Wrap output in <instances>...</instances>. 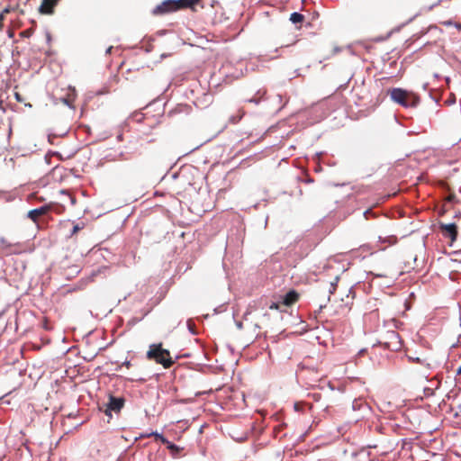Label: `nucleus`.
Returning <instances> with one entry per match:
<instances>
[{
    "mask_svg": "<svg viewBox=\"0 0 461 461\" xmlns=\"http://www.w3.org/2000/svg\"><path fill=\"white\" fill-rule=\"evenodd\" d=\"M391 99L402 107H416L420 104V96L413 92L395 87L388 91Z\"/></svg>",
    "mask_w": 461,
    "mask_h": 461,
    "instance_id": "f257e3e1",
    "label": "nucleus"
},
{
    "mask_svg": "<svg viewBox=\"0 0 461 461\" xmlns=\"http://www.w3.org/2000/svg\"><path fill=\"white\" fill-rule=\"evenodd\" d=\"M147 358L154 360L156 363L162 365L165 368H169L174 361L170 357L167 349L162 348V344H151L147 352Z\"/></svg>",
    "mask_w": 461,
    "mask_h": 461,
    "instance_id": "f03ea898",
    "label": "nucleus"
},
{
    "mask_svg": "<svg viewBox=\"0 0 461 461\" xmlns=\"http://www.w3.org/2000/svg\"><path fill=\"white\" fill-rule=\"evenodd\" d=\"M32 248L29 243L25 242H14L12 243L5 239L2 238V254L5 255H17L22 253L32 252Z\"/></svg>",
    "mask_w": 461,
    "mask_h": 461,
    "instance_id": "7ed1b4c3",
    "label": "nucleus"
},
{
    "mask_svg": "<svg viewBox=\"0 0 461 461\" xmlns=\"http://www.w3.org/2000/svg\"><path fill=\"white\" fill-rule=\"evenodd\" d=\"M177 3L178 2H176V0H166L157 5L153 9L152 14L154 15H162L180 10L179 5Z\"/></svg>",
    "mask_w": 461,
    "mask_h": 461,
    "instance_id": "20e7f679",
    "label": "nucleus"
},
{
    "mask_svg": "<svg viewBox=\"0 0 461 461\" xmlns=\"http://www.w3.org/2000/svg\"><path fill=\"white\" fill-rule=\"evenodd\" d=\"M125 400L123 397L109 396L108 402L105 404L104 413L107 416H112V411L120 412L123 408Z\"/></svg>",
    "mask_w": 461,
    "mask_h": 461,
    "instance_id": "39448f33",
    "label": "nucleus"
},
{
    "mask_svg": "<svg viewBox=\"0 0 461 461\" xmlns=\"http://www.w3.org/2000/svg\"><path fill=\"white\" fill-rule=\"evenodd\" d=\"M438 228L444 238L449 239L452 242L456 240L457 227L455 223H439Z\"/></svg>",
    "mask_w": 461,
    "mask_h": 461,
    "instance_id": "423d86ee",
    "label": "nucleus"
},
{
    "mask_svg": "<svg viewBox=\"0 0 461 461\" xmlns=\"http://www.w3.org/2000/svg\"><path fill=\"white\" fill-rule=\"evenodd\" d=\"M52 209V204H45L39 208L31 210L27 213V217L32 220L34 223H38L39 218L42 215L47 214Z\"/></svg>",
    "mask_w": 461,
    "mask_h": 461,
    "instance_id": "0eeeda50",
    "label": "nucleus"
},
{
    "mask_svg": "<svg viewBox=\"0 0 461 461\" xmlns=\"http://www.w3.org/2000/svg\"><path fill=\"white\" fill-rule=\"evenodd\" d=\"M60 0H41L38 11L41 14H53Z\"/></svg>",
    "mask_w": 461,
    "mask_h": 461,
    "instance_id": "6e6552de",
    "label": "nucleus"
},
{
    "mask_svg": "<svg viewBox=\"0 0 461 461\" xmlns=\"http://www.w3.org/2000/svg\"><path fill=\"white\" fill-rule=\"evenodd\" d=\"M387 338L389 341L384 342V345L394 351L399 350L402 348V343L400 340V336L395 331H388L387 332Z\"/></svg>",
    "mask_w": 461,
    "mask_h": 461,
    "instance_id": "1a4fd4ad",
    "label": "nucleus"
},
{
    "mask_svg": "<svg viewBox=\"0 0 461 461\" xmlns=\"http://www.w3.org/2000/svg\"><path fill=\"white\" fill-rule=\"evenodd\" d=\"M151 435L155 436L156 438H159L163 444L167 446V447L170 450L171 456L173 457H178L179 453L182 450V447L176 446V444L170 442L166 438H164L161 434H158L157 432H153Z\"/></svg>",
    "mask_w": 461,
    "mask_h": 461,
    "instance_id": "9d476101",
    "label": "nucleus"
},
{
    "mask_svg": "<svg viewBox=\"0 0 461 461\" xmlns=\"http://www.w3.org/2000/svg\"><path fill=\"white\" fill-rule=\"evenodd\" d=\"M339 280V276H334V278L330 281L329 283L327 284H323V290L327 291L328 292V296H327V299H326V302H329L330 301V294H333L337 289V286H338V282Z\"/></svg>",
    "mask_w": 461,
    "mask_h": 461,
    "instance_id": "9b49d317",
    "label": "nucleus"
},
{
    "mask_svg": "<svg viewBox=\"0 0 461 461\" xmlns=\"http://www.w3.org/2000/svg\"><path fill=\"white\" fill-rule=\"evenodd\" d=\"M298 298L299 294L295 291L292 290L285 294V296L282 299V303L286 306H290L296 303Z\"/></svg>",
    "mask_w": 461,
    "mask_h": 461,
    "instance_id": "f8f14e48",
    "label": "nucleus"
},
{
    "mask_svg": "<svg viewBox=\"0 0 461 461\" xmlns=\"http://www.w3.org/2000/svg\"><path fill=\"white\" fill-rule=\"evenodd\" d=\"M397 241H398V239L395 235H388L385 237H379V242L385 244V246L380 248L381 249H384L388 246L394 245L397 243Z\"/></svg>",
    "mask_w": 461,
    "mask_h": 461,
    "instance_id": "ddd939ff",
    "label": "nucleus"
},
{
    "mask_svg": "<svg viewBox=\"0 0 461 461\" xmlns=\"http://www.w3.org/2000/svg\"><path fill=\"white\" fill-rule=\"evenodd\" d=\"M288 36H291V37H289V39H287V40H282L280 41L279 48H281V49L287 48V47L294 45L298 41L297 35H295L294 33H288Z\"/></svg>",
    "mask_w": 461,
    "mask_h": 461,
    "instance_id": "4468645a",
    "label": "nucleus"
},
{
    "mask_svg": "<svg viewBox=\"0 0 461 461\" xmlns=\"http://www.w3.org/2000/svg\"><path fill=\"white\" fill-rule=\"evenodd\" d=\"M290 21L294 24L301 23L304 21V16L300 13L294 12L291 14Z\"/></svg>",
    "mask_w": 461,
    "mask_h": 461,
    "instance_id": "2eb2a0df",
    "label": "nucleus"
},
{
    "mask_svg": "<svg viewBox=\"0 0 461 461\" xmlns=\"http://www.w3.org/2000/svg\"><path fill=\"white\" fill-rule=\"evenodd\" d=\"M265 94H266V91L258 90L254 97L246 99V102L254 103V104H258L260 102V100L263 98Z\"/></svg>",
    "mask_w": 461,
    "mask_h": 461,
    "instance_id": "dca6fc26",
    "label": "nucleus"
},
{
    "mask_svg": "<svg viewBox=\"0 0 461 461\" xmlns=\"http://www.w3.org/2000/svg\"><path fill=\"white\" fill-rule=\"evenodd\" d=\"M178 2L180 9L191 7L194 5L197 4L199 0H176Z\"/></svg>",
    "mask_w": 461,
    "mask_h": 461,
    "instance_id": "f3484780",
    "label": "nucleus"
},
{
    "mask_svg": "<svg viewBox=\"0 0 461 461\" xmlns=\"http://www.w3.org/2000/svg\"><path fill=\"white\" fill-rule=\"evenodd\" d=\"M294 409L295 411H303V404L302 402H295L294 404Z\"/></svg>",
    "mask_w": 461,
    "mask_h": 461,
    "instance_id": "a211bd4d",
    "label": "nucleus"
},
{
    "mask_svg": "<svg viewBox=\"0 0 461 461\" xmlns=\"http://www.w3.org/2000/svg\"><path fill=\"white\" fill-rule=\"evenodd\" d=\"M133 119L137 122H141L144 119V116L142 113H136L133 115Z\"/></svg>",
    "mask_w": 461,
    "mask_h": 461,
    "instance_id": "6ab92c4d",
    "label": "nucleus"
},
{
    "mask_svg": "<svg viewBox=\"0 0 461 461\" xmlns=\"http://www.w3.org/2000/svg\"><path fill=\"white\" fill-rule=\"evenodd\" d=\"M375 214L373 213V212L371 210H366L365 212H364V217L368 220L370 217H374Z\"/></svg>",
    "mask_w": 461,
    "mask_h": 461,
    "instance_id": "aec40b11",
    "label": "nucleus"
},
{
    "mask_svg": "<svg viewBox=\"0 0 461 461\" xmlns=\"http://www.w3.org/2000/svg\"><path fill=\"white\" fill-rule=\"evenodd\" d=\"M83 227L82 226H79V224H76L74 225L73 227V230H72V232H71V235H74L76 234L78 230H80Z\"/></svg>",
    "mask_w": 461,
    "mask_h": 461,
    "instance_id": "412c9836",
    "label": "nucleus"
},
{
    "mask_svg": "<svg viewBox=\"0 0 461 461\" xmlns=\"http://www.w3.org/2000/svg\"><path fill=\"white\" fill-rule=\"evenodd\" d=\"M11 12V7L8 5V6H5L3 7L2 6V15L5 14V13H10Z\"/></svg>",
    "mask_w": 461,
    "mask_h": 461,
    "instance_id": "4be33fe9",
    "label": "nucleus"
},
{
    "mask_svg": "<svg viewBox=\"0 0 461 461\" xmlns=\"http://www.w3.org/2000/svg\"><path fill=\"white\" fill-rule=\"evenodd\" d=\"M270 309H278V303H272L271 305L269 306Z\"/></svg>",
    "mask_w": 461,
    "mask_h": 461,
    "instance_id": "5701e85b",
    "label": "nucleus"
},
{
    "mask_svg": "<svg viewBox=\"0 0 461 461\" xmlns=\"http://www.w3.org/2000/svg\"><path fill=\"white\" fill-rule=\"evenodd\" d=\"M312 397H313L314 401H319V400H320V398H321V394H319V393H313V394H312Z\"/></svg>",
    "mask_w": 461,
    "mask_h": 461,
    "instance_id": "b1692460",
    "label": "nucleus"
},
{
    "mask_svg": "<svg viewBox=\"0 0 461 461\" xmlns=\"http://www.w3.org/2000/svg\"><path fill=\"white\" fill-rule=\"evenodd\" d=\"M122 366H126L127 368H129V367L131 366V362H130V361H125V362H123Z\"/></svg>",
    "mask_w": 461,
    "mask_h": 461,
    "instance_id": "393cba45",
    "label": "nucleus"
},
{
    "mask_svg": "<svg viewBox=\"0 0 461 461\" xmlns=\"http://www.w3.org/2000/svg\"><path fill=\"white\" fill-rule=\"evenodd\" d=\"M112 50H113V47H112V46H111V47H109V48L106 50V54H110V53H111V51H112Z\"/></svg>",
    "mask_w": 461,
    "mask_h": 461,
    "instance_id": "a878e982",
    "label": "nucleus"
},
{
    "mask_svg": "<svg viewBox=\"0 0 461 461\" xmlns=\"http://www.w3.org/2000/svg\"><path fill=\"white\" fill-rule=\"evenodd\" d=\"M1 399H2V404H3V403H7V404H9V402H8V401H4V396H1Z\"/></svg>",
    "mask_w": 461,
    "mask_h": 461,
    "instance_id": "bb28decb",
    "label": "nucleus"
},
{
    "mask_svg": "<svg viewBox=\"0 0 461 461\" xmlns=\"http://www.w3.org/2000/svg\"><path fill=\"white\" fill-rule=\"evenodd\" d=\"M456 27L458 30H461V24H460V23H456Z\"/></svg>",
    "mask_w": 461,
    "mask_h": 461,
    "instance_id": "cd10ccee",
    "label": "nucleus"
},
{
    "mask_svg": "<svg viewBox=\"0 0 461 461\" xmlns=\"http://www.w3.org/2000/svg\"><path fill=\"white\" fill-rule=\"evenodd\" d=\"M457 375H461V366L457 369Z\"/></svg>",
    "mask_w": 461,
    "mask_h": 461,
    "instance_id": "c85d7f7f",
    "label": "nucleus"
},
{
    "mask_svg": "<svg viewBox=\"0 0 461 461\" xmlns=\"http://www.w3.org/2000/svg\"><path fill=\"white\" fill-rule=\"evenodd\" d=\"M240 119H242V115H241V116H240V118H238V119L236 120V122H239L240 121Z\"/></svg>",
    "mask_w": 461,
    "mask_h": 461,
    "instance_id": "c756f323",
    "label": "nucleus"
},
{
    "mask_svg": "<svg viewBox=\"0 0 461 461\" xmlns=\"http://www.w3.org/2000/svg\"><path fill=\"white\" fill-rule=\"evenodd\" d=\"M240 119H242V115H241V116H240V118H238V119L236 120V122H239L240 121Z\"/></svg>",
    "mask_w": 461,
    "mask_h": 461,
    "instance_id": "7c9ffc66",
    "label": "nucleus"
},
{
    "mask_svg": "<svg viewBox=\"0 0 461 461\" xmlns=\"http://www.w3.org/2000/svg\"><path fill=\"white\" fill-rule=\"evenodd\" d=\"M240 119H242V115H241V116H240V118H238V119L236 120V122H239L240 121Z\"/></svg>",
    "mask_w": 461,
    "mask_h": 461,
    "instance_id": "2f4dec72",
    "label": "nucleus"
},
{
    "mask_svg": "<svg viewBox=\"0 0 461 461\" xmlns=\"http://www.w3.org/2000/svg\"><path fill=\"white\" fill-rule=\"evenodd\" d=\"M240 119H242V115H241V116H240V118H238V119L236 120V122H239L240 121Z\"/></svg>",
    "mask_w": 461,
    "mask_h": 461,
    "instance_id": "473e14b6",
    "label": "nucleus"
},
{
    "mask_svg": "<svg viewBox=\"0 0 461 461\" xmlns=\"http://www.w3.org/2000/svg\"><path fill=\"white\" fill-rule=\"evenodd\" d=\"M64 103L67 104L68 105V102L67 99H64Z\"/></svg>",
    "mask_w": 461,
    "mask_h": 461,
    "instance_id": "72a5a7b5",
    "label": "nucleus"
}]
</instances>
